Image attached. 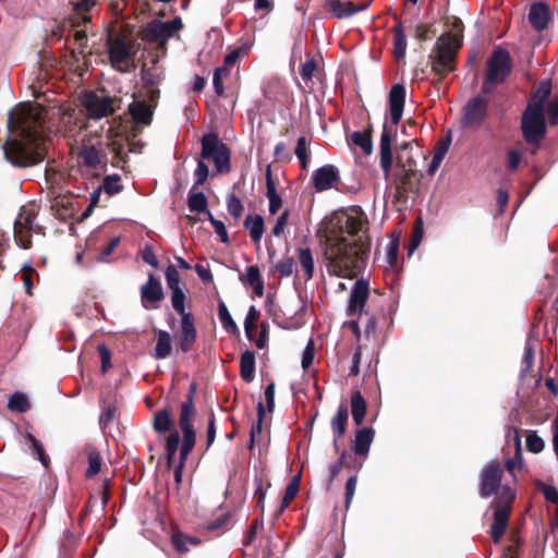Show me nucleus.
Listing matches in <instances>:
<instances>
[{
    "label": "nucleus",
    "mask_w": 558,
    "mask_h": 558,
    "mask_svg": "<svg viewBox=\"0 0 558 558\" xmlns=\"http://www.w3.org/2000/svg\"><path fill=\"white\" fill-rule=\"evenodd\" d=\"M26 440L29 442L33 456L41 462L44 466H48L49 457L46 453L43 444L31 433L25 434Z\"/></svg>",
    "instance_id": "43"
},
{
    "label": "nucleus",
    "mask_w": 558,
    "mask_h": 558,
    "mask_svg": "<svg viewBox=\"0 0 558 558\" xmlns=\"http://www.w3.org/2000/svg\"><path fill=\"white\" fill-rule=\"evenodd\" d=\"M399 239H392L387 246V262L390 267H395L399 254Z\"/></svg>",
    "instance_id": "62"
},
{
    "label": "nucleus",
    "mask_w": 558,
    "mask_h": 558,
    "mask_svg": "<svg viewBox=\"0 0 558 558\" xmlns=\"http://www.w3.org/2000/svg\"><path fill=\"white\" fill-rule=\"evenodd\" d=\"M251 48L252 44H250L248 41L241 43L240 46L232 49L229 53L226 54L223 59L225 65L228 68L234 65L241 57H245L248 54Z\"/></svg>",
    "instance_id": "46"
},
{
    "label": "nucleus",
    "mask_w": 558,
    "mask_h": 558,
    "mask_svg": "<svg viewBox=\"0 0 558 558\" xmlns=\"http://www.w3.org/2000/svg\"><path fill=\"white\" fill-rule=\"evenodd\" d=\"M8 409L12 412L26 413L31 409V402L23 392H14L8 402Z\"/></svg>",
    "instance_id": "42"
},
{
    "label": "nucleus",
    "mask_w": 558,
    "mask_h": 558,
    "mask_svg": "<svg viewBox=\"0 0 558 558\" xmlns=\"http://www.w3.org/2000/svg\"><path fill=\"white\" fill-rule=\"evenodd\" d=\"M537 488L543 493L547 502L558 505V490L556 487L538 482Z\"/></svg>",
    "instance_id": "60"
},
{
    "label": "nucleus",
    "mask_w": 558,
    "mask_h": 558,
    "mask_svg": "<svg viewBox=\"0 0 558 558\" xmlns=\"http://www.w3.org/2000/svg\"><path fill=\"white\" fill-rule=\"evenodd\" d=\"M373 128L368 125L365 131L353 132L350 136L352 144L360 147L364 154L369 155L373 151L372 141Z\"/></svg>",
    "instance_id": "38"
},
{
    "label": "nucleus",
    "mask_w": 558,
    "mask_h": 558,
    "mask_svg": "<svg viewBox=\"0 0 558 558\" xmlns=\"http://www.w3.org/2000/svg\"><path fill=\"white\" fill-rule=\"evenodd\" d=\"M314 356H315V345H314L313 339H310L304 351H303V355H302L301 364L304 369H307L313 364Z\"/></svg>",
    "instance_id": "64"
},
{
    "label": "nucleus",
    "mask_w": 558,
    "mask_h": 558,
    "mask_svg": "<svg viewBox=\"0 0 558 558\" xmlns=\"http://www.w3.org/2000/svg\"><path fill=\"white\" fill-rule=\"evenodd\" d=\"M526 449L532 453H539L544 450L545 441L537 435L535 430L526 432Z\"/></svg>",
    "instance_id": "52"
},
{
    "label": "nucleus",
    "mask_w": 558,
    "mask_h": 558,
    "mask_svg": "<svg viewBox=\"0 0 558 558\" xmlns=\"http://www.w3.org/2000/svg\"><path fill=\"white\" fill-rule=\"evenodd\" d=\"M415 140L403 142L397 146L395 169L418 170L417 162L412 154V146Z\"/></svg>",
    "instance_id": "23"
},
{
    "label": "nucleus",
    "mask_w": 558,
    "mask_h": 558,
    "mask_svg": "<svg viewBox=\"0 0 558 558\" xmlns=\"http://www.w3.org/2000/svg\"><path fill=\"white\" fill-rule=\"evenodd\" d=\"M374 437L375 430L372 427H362L357 429L354 440L352 441V451L359 457L366 458Z\"/></svg>",
    "instance_id": "21"
},
{
    "label": "nucleus",
    "mask_w": 558,
    "mask_h": 558,
    "mask_svg": "<svg viewBox=\"0 0 558 558\" xmlns=\"http://www.w3.org/2000/svg\"><path fill=\"white\" fill-rule=\"evenodd\" d=\"M265 416V407L263 402H258L257 404V421L253 424L250 433V444L248 449L252 450L255 446L256 436L259 435L263 430V421Z\"/></svg>",
    "instance_id": "50"
},
{
    "label": "nucleus",
    "mask_w": 558,
    "mask_h": 558,
    "mask_svg": "<svg viewBox=\"0 0 558 558\" xmlns=\"http://www.w3.org/2000/svg\"><path fill=\"white\" fill-rule=\"evenodd\" d=\"M534 350L532 345L526 344L524 347V354L522 359V369H521V377H524L531 369L534 364Z\"/></svg>",
    "instance_id": "59"
},
{
    "label": "nucleus",
    "mask_w": 558,
    "mask_h": 558,
    "mask_svg": "<svg viewBox=\"0 0 558 558\" xmlns=\"http://www.w3.org/2000/svg\"><path fill=\"white\" fill-rule=\"evenodd\" d=\"M166 282L170 290L182 289L180 286L181 278L175 266L170 264L165 271Z\"/></svg>",
    "instance_id": "57"
},
{
    "label": "nucleus",
    "mask_w": 558,
    "mask_h": 558,
    "mask_svg": "<svg viewBox=\"0 0 558 558\" xmlns=\"http://www.w3.org/2000/svg\"><path fill=\"white\" fill-rule=\"evenodd\" d=\"M300 489V475L294 476L287 485L283 498L281 500L279 512H283L291 501L296 497Z\"/></svg>",
    "instance_id": "44"
},
{
    "label": "nucleus",
    "mask_w": 558,
    "mask_h": 558,
    "mask_svg": "<svg viewBox=\"0 0 558 558\" xmlns=\"http://www.w3.org/2000/svg\"><path fill=\"white\" fill-rule=\"evenodd\" d=\"M172 426L173 420L169 408L161 409L155 413L153 427L157 433L163 434L169 432Z\"/></svg>",
    "instance_id": "39"
},
{
    "label": "nucleus",
    "mask_w": 558,
    "mask_h": 558,
    "mask_svg": "<svg viewBox=\"0 0 558 558\" xmlns=\"http://www.w3.org/2000/svg\"><path fill=\"white\" fill-rule=\"evenodd\" d=\"M521 130L525 142L538 147L547 131L544 112L525 108L521 117Z\"/></svg>",
    "instance_id": "10"
},
{
    "label": "nucleus",
    "mask_w": 558,
    "mask_h": 558,
    "mask_svg": "<svg viewBox=\"0 0 558 558\" xmlns=\"http://www.w3.org/2000/svg\"><path fill=\"white\" fill-rule=\"evenodd\" d=\"M171 542L175 550L181 554L189 551V545L197 546L202 543L198 537L186 535L180 531L171 535Z\"/></svg>",
    "instance_id": "40"
},
{
    "label": "nucleus",
    "mask_w": 558,
    "mask_h": 558,
    "mask_svg": "<svg viewBox=\"0 0 558 558\" xmlns=\"http://www.w3.org/2000/svg\"><path fill=\"white\" fill-rule=\"evenodd\" d=\"M339 181V169L330 163L316 169L312 174V184L316 192L330 190Z\"/></svg>",
    "instance_id": "17"
},
{
    "label": "nucleus",
    "mask_w": 558,
    "mask_h": 558,
    "mask_svg": "<svg viewBox=\"0 0 558 558\" xmlns=\"http://www.w3.org/2000/svg\"><path fill=\"white\" fill-rule=\"evenodd\" d=\"M201 145V160H198L194 171L195 187L203 185L209 175V168L204 159H211L214 161L217 173L228 174L231 171V149L226 143L220 141L216 132L203 135Z\"/></svg>",
    "instance_id": "6"
},
{
    "label": "nucleus",
    "mask_w": 558,
    "mask_h": 558,
    "mask_svg": "<svg viewBox=\"0 0 558 558\" xmlns=\"http://www.w3.org/2000/svg\"><path fill=\"white\" fill-rule=\"evenodd\" d=\"M197 384L191 383L185 400L180 407L179 426L183 434V444L180 449V460H186L196 444V432L193 425V418L196 415L195 396Z\"/></svg>",
    "instance_id": "8"
},
{
    "label": "nucleus",
    "mask_w": 558,
    "mask_h": 558,
    "mask_svg": "<svg viewBox=\"0 0 558 558\" xmlns=\"http://www.w3.org/2000/svg\"><path fill=\"white\" fill-rule=\"evenodd\" d=\"M240 375L245 383H252L255 377V353L246 350L240 357Z\"/></svg>",
    "instance_id": "34"
},
{
    "label": "nucleus",
    "mask_w": 558,
    "mask_h": 558,
    "mask_svg": "<svg viewBox=\"0 0 558 558\" xmlns=\"http://www.w3.org/2000/svg\"><path fill=\"white\" fill-rule=\"evenodd\" d=\"M243 227L248 231L252 241L255 244H259L265 231L264 218L260 215H247L244 219Z\"/></svg>",
    "instance_id": "28"
},
{
    "label": "nucleus",
    "mask_w": 558,
    "mask_h": 558,
    "mask_svg": "<svg viewBox=\"0 0 558 558\" xmlns=\"http://www.w3.org/2000/svg\"><path fill=\"white\" fill-rule=\"evenodd\" d=\"M165 293L161 282L150 274L145 284L141 287V303L147 310H157L160 307V302L163 300Z\"/></svg>",
    "instance_id": "15"
},
{
    "label": "nucleus",
    "mask_w": 558,
    "mask_h": 558,
    "mask_svg": "<svg viewBox=\"0 0 558 558\" xmlns=\"http://www.w3.org/2000/svg\"><path fill=\"white\" fill-rule=\"evenodd\" d=\"M195 185L190 190L187 195V207L192 213H206L208 215V201L203 192H195Z\"/></svg>",
    "instance_id": "36"
},
{
    "label": "nucleus",
    "mask_w": 558,
    "mask_h": 558,
    "mask_svg": "<svg viewBox=\"0 0 558 558\" xmlns=\"http://www.w3.org/2000/svg\"><path fill=\"white\" fill-rule=\"evenodd\" d=\"M187 298L183 289L171 290V304L177 314L183 318L184 315H193L186 311L185 302Z\"/></svg>",
    "instance_id": "45"
},
{
    "label": "nucleus",
    "mask_w": 558,
    "mask_h": 558,
    "mask_svg": "<svg viewBox=\"0 0 558 558\" xmlns=\"http://www.w3.org/2000/svg\"><path fill=\"white\" fill-rule=\"evenodd\" d=\"M141 78L144 88H150L151 86H157L160 82V72L156 66L148 69L144 66L141 72Z\"/></svg>",
    "instance_id": "51"
},
{
    "label": "nucleus",
    "mask_w": 558,
    "mask_h": 558,
    "mask_svg": "<svg viewBox=\"0 0 558 558\" xmlns=\"http://www.w3.org/2000/svg\"><path fill=\"white\" fill-rule=\"evenodd\" d=\"M129 112L132 119L136 123L141 124H150L154 113V108L151 105H148L145 100L143 101H133L129 106Z\"/></svg>",
    "instance_id": "26"
},
{
    "label": "nucleus",
    "mask_w": 558,
    "mask_h": 558,
    "mask_svg": "<svg viewBox=\"0 0 558 558\" xmlns=\"http://www.w3.org/2000/svg\"><path fill=\"white\" fill-rule=\"evenodd\" d=\"M348 421H349V413L348 408L344 403H341L335 416L331 418V429L333 436H337L338 438H343L347 433L348 427Z\"/></svg>",
    "instance_id": "32"
},
{
    "label": "nucleus",
    "mask_w": 558,
    "mask_h": 558,
    "mask_svg": "<svg viewBox=\"0 0 558 558\" xmlns=\"http://www.w3.org/2000/svg\"><path fill=\"white\" fill-rule=\"evenodd\" d=\"M107 48L111 66L120 73L129 72L128 64L135 56L134 41L121 34L110 33Z\"/></svg>",
    "instance_id": "9"
},
{
    "label": "nucleus",
    "mask_w": 558,
    "mask_h": 558,
    "mask_svg": "<svg viewBox=\"0 0 558 558\" xmlns=\"http://www.w3.org/2000/svg\"><path fill=\"white\" fill-rule=\"evenodd\" d=\"M368 5L369 2L353 3L352 1L326 0L324 8L336 19L343 20L366 10Z\"/></svg>",
    "instance_id": "18"
},
{
    "label": "nucleus",
    "mask_w": 558,
    "mask_h": 558,
    "mask_svg": "<svg viewBox=\"0 0 558 558\" xmlns=\"http://www.w3.org/2000/svg\"><path fill=\"white\" fill-rule=\"evenodd\" d=\"M97 0H69L70 12L68 21L72 27L77 28L92 22V11Z\"/></svg>",
    "instance_id": "14"
},
{
    "label": "nucleus",
    "mask_w": 558,
    "mask_h": 558,
    "mask_svg": "<svg viewBox=\"0 0 558 558\" xmlns=\"http://www.w3.org/2000/svg\"><path fill=\"white\" fill-rule=\"evenodd\" d=\"M407 52V36L401 21L393 27V54L397 61L404 59Z\"/></svg>",
    "instance_id": "35"
},
{
    "label": "nucleus",
    "mask_w": 558,
    "mask_h": 558,
    "mask_svg": "<svg viewBox=\"0 0 558 558\" xmlns=\"http://www.w3.org/2000/svg\"><path fill=\"white\" fill-rule=\"evenodd\" d=\"M316 69H317L316 61L313 58L306 59V61L304 63H302L301 69H300V74H301V77L303 78V81L310 82L313 78V74Z\"/></svg>",
    "instance_id": "61"
},
{
    "label": "nucleus",
    "mask_w": 558,
    "mask_h": 558,
    "mask_svg": "<svg viewBox=\"0 0 558 558\" xmlns=\"http://www.w3.org/2000/svg\"><path fill=\"white\" fill-rule=\"evenodd\" d=\"M299 263L304 270L305 280H310L314 276V259L310 247H300L298 251Z\"/></svg>",
    "instance_id": "41"
},
{
    "label": "nucleus",
    "mask_w": 558,
    "mask_h": 558,
    "mask_svg": "<svg viewBox=\"0 0 558 558\" xmlns=\"http://www.w3.org/2000/svg\"><path fill=\"white\" fill-rule=\"evenodd\" d=\"M367 411V404L360 390H355L351 395V414L355 425L360 426Z\"/></svg>",
    "instance_id": "33"
},
{
    "label": "nucleus",
    "mask_w": 558,
    "mask_h": 558,
    "mask_svg": "<svg viewBox=\"0 0 558 558\" xmlns=\"http://www.w3.org/2000/svg\"><path fill=\"white\" fill-rule=\"evenodd\" d=\"M80 158L83 160V163L90 169L97 170L100 167L102 170H106L107 157L94 145L83 144Z\"/></svg>",
    "instance_id": "22"
},
{
    "label": "nucleus",
    "mask_w": 558,
    "mask_h": 558,
    "mask_svg": "<svg viewBox=\"0 0 558 558\" xmlns=\"http://www.w3.org/2000/svg\"><path fill=\"white\" fill-rule=\"evenodd\" d=\"M369 296V283L366 279L360 278L355 281L349 298L347 308L348 316L362 314Z\"/></svg>",
    "instance_id": "16"
},
{
    "label": "nucleus",
    "mask_w": 558,
    "mask_h": 558,
    "mask_svg": "<svg viewBox=\"0 0 558 558\" xmlns=\"http://www.w3.org/2000/svg\"><path fill=\"white\" fill-rule=\"evenodd\" d=\"M98 353L101 360V372L105 374L111 367V351L106 344H98Z\"/></svg>",
    "instance_id": "63"
},
{
    "label": "nucleus",
    "mask_w": 558,
    "mask_h": 558,
    "mask_svg": "<svg viewBox=\"0 0 558 558\" xmlns=\"http://www.w3.org/2000/svg\"><path fill=\"white\" fill-rule=\"evenodd\" d=\"M240 280L243 283L251 286L254 290V293L257 296H263L265 287H264V280L262 278L260 270H259L258 266H256V265L248 266L246 268L245 276L241 275Z\"/></svg>",
    "instance_id": "30"
},
{
    "label": "nucleus",
    "mask_w": 558,
    "mask_h": 558,
    "mask_svg": "<svg viewBox=\"0 0 558 558\" xmlns=\"http://www.w3.org/2000/svg\"><path fill=\"white\" fill-rule=\"evenodd\" d=\"M37 211L32 206H23L14 221V238L17 244L27 250L32 246V233L35 231Z\"/></svg>",
    "instance_id": "12"
},
{
    "label": "nucleus",
    "mask_w": 558,
    "mask_h": 558,
    "mask_svg": "<svg viewBox=\"0 0 558 558\" xmlns=\"http://www.w3.org/2000/svg\"><path fill=\"white\" fill-rule=\"evenodd\" d=\"M157 337V343L155 347L154 356L157 360H165L170 356L172 351V338L171 335L166 330H155Z\"/></svg>",
    "instance_id": "31"
},
{
    "label": "nucleus",
    "mask_w": 558,
    "mask_h": 558,
    "mask_svg": "<svg viewBox=\"0 0 558 558\" xmlns=\"http://www.w3.org/2000/svg\"><path fill=\"white\" fill-rule=\"evenodd\" d=\"M84 452L87 457L88 468L85 472L86 478L95 477L101 470L102 458L100 451L93 445H86Z\"/></svg>",
    "instance_id": "29"
},
{
    "label": "nucleus",
    "mask_w": 558,
    "mask_h": 558,
    "mask_svg": "<svg viewBox=\"0 0 558 558\" xmlns=\"http://www.w3.org/2000/svg\"><path fill=\"white\" fill-rule=\"evenodd\" d=\"M197 340V330L193 315H184L180 320L178 348L183 353H189Z\"/></svg>",
    "instance_id": "19"
},
{
    "label": "nucleus",
    "mask_w": 558,
    "mask_h": 558,
    "mask_svg": "<svg viewBox=\"0 0 558 558\" xmlns=\"http://www.w3.org/2000/svg\"><path fill=\"white\" fill-rule=\"evenodd\" d=\"M550 21V11L548 4L544 2L533 3L529 12V22L534 29L542 32L547 28Z\"/></svg>",
    "instance_id": "20"
},
{
    "label": "nucleus",
    "mask_w": 558,
    "mask_h": 558,
    "mask_svg": "<svg viewBox=\"0 0 558 558\" xmlns=\"http://www.w3.org/2000/svg\"><path fill=\"white\" fill-rule=\"evenodd\" d=\"M266 196L269 201V213L276 215L282 206V198L277 193L276 184L272 179L271 168H266Z\"/></svg>",
    "instance_id": "27"
},
{
    "label": "nucleus",
    "mask_w": 558,
    "mask_h": 558,
    "mask_svg": "<svg viewBox=\"0 0 558 558\" xmlns=\"http://www.w3.org/2000/svg\"><path fill=\"white\" fill-rule=\"evenodd\" d=\"M502 471L497 462H490V502L493 523L490 524V541L499 544L508 529L510 514L515 500V492L510 486H500Z\"/></svg>",
    "instance_id": "5"
},
{
    "label": "nucleus",
    "mask_w": 558,
    "mask_h": 558,
    "mask_svg": "<svg viewBox=\"0 0 558 558\" xmlns=\"http://www.w3.org/2000/svg\"><path fill=\"white\" fill-rule=\"evenodd\" d=\"M180 444V434L173 430L166 440L167 466L170 469Z\"/></svg>",
    "instance_id": "49"
},
{
    "label": "nucleus",
    "mask_w": 558,
    "mask_h": 558,
    "mask_svg": "<svg viewBox=\"0 0 558 558\" xmlns=\"http://www.w3.org/2000/svg\"><path fill=\"white\" fill-rule=\"evenodd\" d=\"M116 101H118V99L113 97L98 96L96 93L89 92L85 95L84 106L89 118L101 119L114 113Z\"/></svg>",
    "instance_id": "13"
},
{
    "label": "nucleus",
    "mask_w": 558,
    "mask_h": 558,
    "mask_svg": "<svg viewBox=\"0 0 558 558\" xmlns=\"http://www.w3.org/2000/svg\"><path fill=\"white\" fill-rule=\"evenodd\" d=\"M208 220L214 227L215 232L219 235L220 241L225 244H229L230 239L225 223L221 220L216 219L211 213H208Z\"/></svg>",
    "instance_id": "58"
},
{
    "label": "nucleus",
    "mask_w": 558,
    "mask_h": 558,
    "mask_svg": "<svg viewBox=\"0 0 558 558\" xmlns=\"http://www.w3.org/2000/svg\"><path fill=\"white\" fill-rule=\"evenodd\" d=\"M367 232L368 218L360 206L331 216L322 240L329 275L353 279L364 271L371 251Z\"/></svg>",
    "instance_id": "1"
},
{
    "label": "nucleus",
    "mask_w": 558,
    "mask_h": 558,
    "mask_svg": "<svg viewBox=\"0 0 558 558\" xmlns=\"http://www.w3.org/2000/svg\"><path fill=\"white\" fill-rule=\"evenodd\" d=\"M307 138L305 136H301L299 137L294 149V154L300 161V167L303 170H306L310 165V150L307 148Z\"/></svg>",
    "instance_id": "48"
},
{
    "label": "nucleus",
    "mask_w": 558,
    "mask_h": 558,
    "mask_svg": "<svg viewBox=\"0 0 558 558\" xmlns=\"http://www.w3.org/2000/svg\"><path fill=\"white\" fill-rule=\"evenodd\" d=\"M43 124L41 113L31 104L21 102L9 111L8 129L13 137L3 144V153L13 167L29 168L45 160L47 145Z\"/></svg>",
    "instance_id": "2"
},
{
    "label": "nucleus",
    "mask_w": 558,
    "mask_h": 558,
    "mask_svg": "<svg viewBox=\"0 0 558 558\" xmlns=\"http://www.w3.org/2000/svg\"><path fill=\"white\" fill-rule=\"evenodd\" d=\"M423 233H424L423 220H422V218H417L415 220L412 236H411L409 254H412V252H414L418 247V245L421 244L422 239H423Z\"/></svg>",
    "instance_id": "56"
},
{
    "label": "nucleus",
    "mask_w": 558,
    "mask_h": 558,
    "mask_svg": "<svg viewBox=\"0 0 558 558\" xmlns=\"http://www.w3.org/2000/svg\"><path fill=\"white\" fill-rule=\"evenodd\" d=\"M141 36L148 43L157 45L166 44L159 20H153L150 23H148L147 26L141 32Z\"/></svg>",
    "instance_id": "37"
},
{
    "label": "nucleus",
    "mask_w": 558,
    "mask_h": 558,
    "mask_svg": "<svg viewBox=\"0 0 558 558\" xmlns=\"http://www.w3.org/2000/svg\"><path fill=\"white\" fill-rule=\"evenodd\" d=\"M407 90L403 84H395L389 92L390 122H385L379 142V166L386 181H391L395 193L393 203L407 205L409 197L420 193L423 173L420 170L392 169V143L402 118Z\"/></svg>",
    "instance_id": "3"
},
{
    "label": "nucleus",
    "mask_w": 558,
    "mask_h": 558,
    "mask_svg": "<svg viewBox=\"0 0 558 558\" xmlns=\"http://www.w3.org/2000/svg\"><path fill=\"white\" fill-rule=\"evenodd\" d=\"M121 177L119 174L107 175L101 187L110 196L118 194L123 191V185L119 183Z\"/></svg>",
    "instance_id": "53"
},
{
    "label": "nucleus",
    "mask_w": 558,
    "mask_h": 558,
    "mask_svg": "<svg viewBox=\"0 0 558 558\" xmlns=\"http://www.w3.org/2000/svg\"><path fill=\"white\" fill-rule=\"evenodd\" d=\"M523 539L519 526L510 529L507 545L504 547L499 558H521Z\"/></svg>",
    "instance_id": "24"
},
{
    "label": "nucleus",
    "mask_w": 558,
    "mask_h": 558,
    "mask_svg": "<svg viewBox=\"0 0 558 558\" xmlns=\"http://www.w3.org/2000/svg\"><path fill=\"white\" fill-rule=\"evenodd\" d=\"M227 209L234 219H239L243 215L244 206L235 194H229L227 197Z\"/></svg>",
    "instance_id": "54"
},
{
    "label": "nucleus",
    "mask_w": 558,
    "mask_h": 558,
    "mask_svg": "<svg viewBox=\"0 0 558 558\" xmlns=\"http://www.w3.org/2000/svg\"><path fill=\"white\" fill-rule=\"evenodd\" d=\"M513 70V60L509 51L500 46L496 47L490 53V97L493 87L502 84L511 75Z\"/></svg>",
    "instance_id": "11"
},
{
    "label": "nucleus",
    "mask_w": 558,
    "mask_h": 558,
    "mask_svg": "<svg viewBox=\"0 0 558 558\" xmlns=\"http://www.w3.org/2000/svg\"><path fill=\"white\" fill-rule=\"evenodd\" d=\"M488 118V61L483 70L481 94L471 97L461 109L460 129L466 133L482 130Z\"/></svg>",
    "instance_id": "7"
},
{
    "label": "nucleus",
    "mask_w": 558,
    "mask_h": 558,
    "mask_svg": "<svg viewBox=\"0 0 558 558\" xmlns=\"http://www.w3.org/2000/svg\"><path fill=\"white\" fill-rule=\"evenodd\" d=\"M551 94V82L550 81H542L537 87V89L531 96L526 108H531L532 110L544 112L545 104L549 99Z\"/></svg>",
    "instance_id": "25"
},
{
    "label": "nucleus",
    "mask_w": 558,
    "mask_h": 558,
    "mask_svg": "<svg viewBox=\"0 0 558 558\" xmlns=\"http://www.w3.org/2000/svg\"><path fill=\"white\" fill-rule=\"evenodd\" d=\"M218 317L221 325L228 332L234 333L239 331V328L233 318L231 317L229 310L223 301H220L218 303Z\"/></svg>",
    "instance_id": "47"
},
{
    "label": "nucleus",
    "mask_w": 558,
    "mask_h": 558,
    "mask_svg": "<svg viewBox=\"0 0 558 558\" xmlns=\"http://www.w3.org/2000/svg\"><path fill=\"white\" fill-rule=\"evenodd\" d=\"M450 29L438 37L428 60L432 72L438 76L435 86L439 89L442 81L457 69V54L463 44L464 25L457 16L447 20Z\"/></svg>",
    "instance_id": "4"
},
{
    "label": "nucleus",
    "mask_w": 558,
    "mask_h": 558,
    "mask_svg": "<svg viewBox=\"0 0 558 558\" xmlns=\"http://www.w3.org/2000/svg\"><path fill=\"white\" fill-rule=\"evenodd\" d=\"M275 269L281 278L289 277L294 272L295 262L293 257H283L276 264Z\"/></svg>",
    "instance_id": "55"
}]
</instances>
